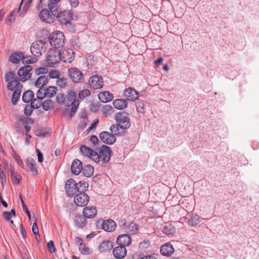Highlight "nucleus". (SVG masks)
Segmentation results:
<instances>
[{"label": "nucleus", "mask_w": 259, "mask_h": 259, "mask_svg": "<svg viewBox=\"0 0 259 259\" xmlns=\"http://www.w3.org/2000/svg\"><path fill=\"white\" fill-rule=\"evenodd\" d=\"M55 18H58L60 23L66 26L71 25V21L73 19V14L68 10L62 11L60 8H56Z\"/></svg>", "instance_id": "1"}, {"label": "nucleus", "mask_w": 259, "mask_h": 259, "mask_svg": "<svg viewBox=\"0 0 259 259\" xmlns=\"http://www.w3.org/2000/svg\"><path fill=\"white\" fill-rule=\"evenodd\" d=\"M49 39L51 46L59 48L64 45L65 36L62 32L57 31L50 34Z\"/></svg>", "instance_id": "2"}, {"label": "nucleus", "mask_w": 259, "mask_h": 259, "mask_svg": "<svg viewBox=\"0 0 259 259\" xmlns=\"http://www.w3.org/2000/svg\"><path fill=\"white\" fill-rule=\"evenodd\" d=\"M55 8L48 7V9H44L39 13V17L41 21L47 23H53L55 19Z\"/></svg>", "instance_id": "3"}, {"label": "nucleus", "mask_w": 259, "mask_h": 259, "mask_svg": "<svg viewBox=\"0 0 259 259\" xmlns=\"http://www.w3.org/2000/svg\"><path fill=\"white\" fill-rule=\"evenodd\" d=\"M111 149L109 146L105 145H102L100 147L99 153H98V159L94 161L96 163H99L100 160L103 163H108L111 158Z\"/></svg>", "instance_id": "4"}, {"label": "nucleus", "mask_w": 259, "mask_h": 259, "mask_svg": "<svg viewBox=\"0 0 259 259\" xmlns=\"http://www.w3.org/2000/svg\"><path fill=\"white\" fill-rule=\"evenodd\" d=\"M114 118L116 123L119 125L121 129L126 130L130 127L131 123L126 113L121 112L116 113L114 115Z\"/></svg>", "instance_id": "5"}, {"label": "nucleus", "mask_w": 259, "mask_h": 259, "mask_svg": "<svg viewBox=\"0 0 259 259\" xmlns=\"http://www.w3.org/2000/svg\"><path fill=\"white\" fill-rule=\"evenodd\" d=\"M47 44L42 40H36L30 47V51L34 56L38 57L46 51Z\"/></svg>", "instance_id": "6"}, {"label": "nucleus", "mask_w": 259, "mask_h": 259, "mask_svg": "<svg viewBox=\"0 0 259 259\" xmlns=\"http://www.w3.org/2000/svg\"><path fill=\"white\" fill-rule=\"evenodd\" d=\"M78 189V184L73 179H70L66 181L65 190L68 196H72L79 192Z\"/></svg>", "instance_id": "7"}, {"label": "nucleus", "mask_w": 259, "mask_h": 259, "mask_svg": "<svg viewBox=\"0 0 259 259\" xmlns=\"http://www.w3.org/2000/svg\"><path fill=\"white\" fill-rule=\"evenodd\" d=\"M59 52L54 49H50L48 52L47 60L51 67H55V65L60 61Z\"/></svg>", "instance_id": "8"}, {"label": "nucleus", "mask_w": 259, "mask_h": 259, "mask_svg": "<svg viewBox=\"0 0 259 259\" xmlns=\"http://www.w3.org/2000/svg\"><path fill=\"white\" fill-rule=\"evenodd\" d=\"M89 83L91 88L94 90L100 89L104 85L103 79L101 76L95 75L90 77Z\"/></svg>", "instance_id": "9"}, {"label": "nucleus", "mask_w": 259, "mask_h": 259, "mask_svg": "<svg viewBox=\"0 0 259 259\" xmlns=\"http://www.w3.org/2000/svg\"><path fill=\"white\" fill-rule=\"evenodd\" d=\"M89 201V196L84 192H79L74 198V203L78 206H86Z\"/></svg>", "instance_id": "10"}, {"label": "nucleus", "mask_w": 259, "mask_h": 259, "mask_svg": "<svg viewBox=\"0 0 259 259\" xmlns=\"http://www.w3.org/2000/svg\"><path fill=\"white\" fill-rule=\"evenodd\" d=\"M119 225L128 233L135 234L138 231V226L134 222L127 224L124 220H121L119 222Z\"/></svg>", "instance_id": "11"}, {"label": "nucleus", "mask_w": 259, "mask_h": 259, "mask_svg": "<svg viewBox=\"0 0 259 259\" xmlns=\"http://www.w3.org/2000/svg\"><path fill=\"white\" fill-rule=\"evenodd\" d=\"M32 68L30 65H26L21 67L18 72V74L20 77L19 79L22 81H25L28 79L31 76L30 71Z\"/></svg>", "instance_id": "12"}, {"label": "nucleus", "mask_w": 259, "mask_h": 259, "mask_svg": "<svg viewBox=\"0 0 259 259\" xmlns=\"http://www.w3.org/2000/svg\"><path fill=\"white\" fill-rule=\"evenodd\" d=\"M98 223L101 224V228L106 232H111L115 230L116 225L115 222L111 219L101 220Z\"/></svg>", "instance_id": "13"}, {"label": "nucleus", "mask_w": 259, "mask_h": 259, "mask_svg": "<svg viewBox=\"0 0 259 259\" xmlns=\"http://www.w3.org/2000/svg\"><path fill=\"white\" fill-rule=\"evenodd\" d=\"M73 53L72 50L61 49L59 52L60 61L65 63H71L74 58Z\"/></svg>", "instance_id": "14"}, {"label": "nucleus", "mask_w": 259, "mask_h": 259, "mask_svg": "<svg viewBox=\"0 0 259 259\" xmlns=\"http://www.w3.org/2000/svg\"><path fill=\"white\" fill-rule=\"evenodd\" d=\"M99 137L103 143L109 145L113 144L116 141L114 135L107 132H101Z\"/></svg>", "instance_id": "15"}, {"label": "nucleus", "mask_w": 259, "mask_h": 259, "mask_svg": "<svg viewBox=\"0 0 259 259\" xmlns=\"http://www.w3.org/2000/svg\"><path fill=\"white\" fill-rule=\"evenodd\" d=\"M185 220H187V224L191 226H196L200 222V217L197 214H193L189 212L185 217Z\"/></svg>", "instance_id": "16"}, {"label": "nucleus", "mask_w": 259, "mask_h": 259, "mask_svg": "<svg viewBox=\"0 0 259 259\" xmlns=\"http://www.w3.org/2000/svg\"><path fill=\"white\" fill-rule=\"evenodd\" d=\"M68 72L70 78L74 82H78L83 77V74L81 71L76 68L69 69Z\"/></svg>", "instance_id": "17"}, {"label": "nucleus", "mask_w": 259, "mask_h": 259, "mask_svg": "<svg viewBox=\"0 0 259 259\" xmlns=\"http://www.w3.org/2000/svg\"><path fill=\"white\" fill-rule=\"evenodd\" d=\"M80 149L82 154L91 158L93 160L98 159V153L93 149L84 145L81 146Z\"/></svg>", "instance_id": "18"}, {"label": "nucleus", "mask_w": 259, "mask_h": 259, "mask_svg": "<svg viewBox=\"0 0 259 259\" xmlns=\"http://www.w3.org/2000/svg\"><path fill=\"white\" fill-rule=\"evenodd\" d=\"M124 96L126 98L127 100L135 101L139 98V94L136 90L129 87L124 90Z\"/></svg>", "instance_id": "19"}, {"label": "nucleus", "mask_w": 259, "mask_h": 259, "mask_svg": "<svg viewBox=\"0 0 259 259\" xmlns=\"http://www.w3.org/2000/svg\"><path fill=\"white\" fill-rule=\"evenodd\" d=\"M82 213L85 218L93 219L96 216L97 210L94 206H86L83 208Z\"/></svg>", "instance_id": "20"}, {"label": "nucleus", "mask_w": 259, "mask_h": 259, "mask_svg": "<svg viewBox=\"0 0 259 259\" xmlns=\"http://www.w3.org/2000/svg\"><path fill=\"white\" fill-rule=\"evenodd\" d=\"M132 239L127 234L120 235L117 238V243L122 246H128L131 243Z\"/></svg>", "instance_id": "21"}, {"label": "nucleus", "mask_w": 259, "mask_h": 259, "mask_svg": "<svg viewBox=\"0 0 259 259\" xmlns=\"http://www.w3.org/2000/svg\"><path fill=\"white\" fill-rule=\"evenodd\" d=\"M82 166V163L79 160L77 159L74 160L71 167L72 172L75 175H79L81 171Z\"/></svg>", "instance_id": "22"}, {"label": "nucleus", "mask_w": 259, "mask_h": 259, "mask_svg": "<svg viewBox=\"0 0 259 259\" xmlns=\"http://www.w3.org/2000/svg\"><path fill=\"white\" fill-rule=\"evenodd\" d=\"M113 254L116 258H122L126 254V249L124 246L120 245L113 249Z\"/></svg>", "instance_id": "23"}, {"label": "nucleus", "mask_w": 259, "mask_h": 259, "mask_svg": "<svg viewBox=\"0 0 259 259\" xmlns=\"http://www.w3.org/2000/svg\"><path fill=\"white\" fill-rule=\"evenodd\" d=\"M76 94L75 92L72 90L69 91L67 92V95L65 99V105L67 106H70L72 104L78 103L76 102Z\"/></svg>", "instance_id": "24"}, {"label": "nucleus", "mask_w": 259, "mask_h": 259, "mask_svg": "<svg viewBox=\"0 0 259 259\" xmlns=\"http://www.w3.org/2000/svg\"><path fill=\"white\" fill-rule=\"evenodd\" d=\"M160 252L162 255L168 256L174 252V248L171 244L166 243L162 245Z\"/></svg>", "instance_id": "25"}, {"label": "nucleus", "mask_w": 259, "mask_h": 259, "mask_svg": "<svg viewBox=\"0 0 259 259\" xmlns=\"http://www.w3.org/2000/svg\"><path fill=\"white\" fill-rule=\"evenodd\" d=\"M98 97L101 102L106 103L111 101L113 99V96L112 94L108 91H106L99 93Z\"/></svg>", "instance_id": "26"}, {"label": "nucleus", "mask_w": 259, "mask_h": 259, "mask_svg": "<svg viewBox=\"0 0 259 259\" xmlns=\"http://www.w3.org/2000/svg\"><path fill=\"white\" fill-rule=\"evenodd\" d=\"M113 106L119 110L125 108L127 105V102L125 99H116L113 102Z\"/></svg>", "instance_id": "27"}, {"label": "nucleus", "mask_w": 259, "mask_h": 259, "mask_svg": "<svg viewBox=\"0 0 259 259\" xmlns=\"http://www.w3.org/2000/svg\"><path fill=\"white\" fill-rule=\"evenodd\" d=\"M26 162L31 172L34 175H36L38 173V170L35 161L32 158H28Z\"/></svg>", "instance_id": "28"}, {"label": "nucleus", "mask_w": 259, "mask_h": 259, "mask_svg": "<svg viewBox=\"0 0 259 259\" xmlns=\"http://www.w3.org/2000/svg\"><path fill=\"white\" fill-rule=\"evenodd\" d=\"M113 247L112 242L110 240L103 241L99 245V250L104 252L110 250Z\"/></svg>", "instance_id": "29"}, {"label": "nucleus", "mask_w": 259, "mask_h": 259, "mask_svg": "<svg viewBox=\"0 0 259 259\" xmlns=\"http://www.w3.org/2000/svg\"><path fill=\"white\" fill-rule=\"evenodd\" d=\"M94 168L90 164L84 165L82 166L81 171L86 177H90L94 174Z\"/></svg>", "instance_id": "30"}, {"label": "nucleus", "mask_w": 259, "mask_h": 259, "mask_svg": "<svg viewBox=\"0 0 259 259\" xmlns=\"http://www.w3.org/2000/svg\"><path fill=\"white\" fill-rule=\"evenodd\" d=\"M10 173L13 183L16 185H18L22 179L21 175L15 172L14 168L12 167L10 168Z\"/></svg>", "instance_id": "31"}, {"label": "nucleus", "mask_w": 259, "mask_h": 259, "mask_svg": "<svg viewBox=\"0 0 259 259\" xmlns=\"http://www.w3.org/2000/svg\"><path fill=\"white\" fill-rule=\"evenodd\" d=\"M48 82V78L47 76L42 75L39 76L35 82V86L39 89L42 88V87L46 84Z\"/></svg>", "instance_id": "32"}, {"label": "nucleus", "mask_w": 259, "mask_h": 259, "mask_svg": "<svg viewBox=\"0 0 259 259\" xmlns=\"http://www.w3.org/2000/svg\"><path fill=\"white\" fill-rule=\"evenodd\" d=\"M74 222L77 226L82 228L86 225L87 222L85 218L81 215H76L74 218Z\"/></svg>", "instance_id": "33"}, {"label": "nucleus", "mask_w": 259, "mask_h": 259, "mask_svg": "<svg viewBox=\"0 0 259 259\" xmlns=\"http://www.w3.org/2000/svg\"><path fill=\"white\" fill-rule=\"evenodd\" d=\"M34 96V94L32 91H26L23 94L22 100L24 102L29 103L32 100Z\"/></svg>", "instance_id": "34"}, {"label": "nucleus", "mask_w": 259, "mask_h": 259, "mask_svg": "<svg viewBox=\"0 0 259 259\" xmlns=\"http://www.w3.org/2000/svg\"><path fill=\"white\" fill-rule=\"evenodd\" d=\"M23 54L21 53H14L12 54L10 58V61L13 63H17L21 61Z\"/></svg>", "instance_id": "35"}, {"label": "nucleus", "mask_w": 259, "mask_h": 259, "mask_svg": "<svg viewBox=\"0 0 259 259\" xmlns=\"http://www.w3.org/2000/svg\"><path fill=\"white\" fill-rule=\"evenodd\" d=\"M46 93V97L48 98H51L56 95L57 89L55 87H49L47 89H45Z\"/></svg>", "instance_id": "36"}, {"label": "nucleus", "mask_w": 259, "mask_h": 259, "mask_svg": "<svg viewBox=\"0 0 259 259\" xmlns=\"http://www.w3.org/2000/svg\"><path fill=\"white\" fill-rule=\"evenodd\" d=\"M19 79H14L8 82L7 88L8 90L13 91L15 90L16 88L19 86Z\"/></svg>", "instance_id": "37"}, {"label": "nucleus", "mask_w": 259, "mask_h": 259, "mask_svg": "<svg viewBox=\"0 0 259 259\" xmlns=\"http://www.w3.org/2000/svg\"><path fill=\"white\" fill-rule=\"evenodd\" d=\"M163 232L167 235H172L175 232V228L170 224H166L163 229Z\"/></svg>", "instance_id": "38"}, {"label": "nucleus", "mask_w": 259, "mask_h": 259, "mask_svg": "<svg viewBox=\"0 0 259 259\" xmlns=\"http://www.w3.org/2000/svg\"><path fill=\"white\" fill-rule=\"evenodd\" d=\"M54 105L53 101L51 99H46L44 103H42L43 109L47 111L53 107Z\"/></svg>", "instance_id": "39"}, {"label": "nucleus", "mask_w": 259, "mask_h": 259, "mask_svg": "<svg viewBox=\"0 0 259 259\" xmlns=\"http://www.w3.org/2000/svg\"><path fill=\"white\" fill-rule=\"evenodd\" d=\"M79 192H84L87 191L88 188V184L84 181H80L78 183Z\"/></svg>", "instance_id": "40"}, {"label": "nucleus", "mask_w": 259, "mask_h": 259, "mask_svg": "<svg viewBox=\"0 0 259 259\" xmlns=\"http://www.w3.org/2000/svg\"><path fill=\"white\" fill-rule=\"evenodd\" d=\"M79 249L81 253L84 254H89L91 253L89 248L82 243L79 244Z\"/></svg>", "instance_id": "41"}, {"label": "nucleus", "mask_w": 259, "mask_h": 259, "mask_svg": "<svg viewBox=\"0 0 259 259\" xmlns=\"http://www.w3.org/2000/svg\"><path fill=\"white\" fill-rule=\"evenodd\" d=\"M17 79L18 78L15 76V74L12 72H9L5 75V79L7 82Z\"/></svg>", "instance_id": "42"}, {"label": "nucleus", "mask_w": 259, "mask_h": 259, "mask_svg": "<svg viewBox=\"0 0 259 259\" xmlns=\"http://www.w3.org/2000/svg\"><path fill=\"white\" fill-rule=\"evenodd\" d=\"M119 129L121 128L117 123L116 124H112L110 127V131L112 134L116 135L120 134V132H119Z\"/></svg>", "instance_id": "43"}, {"label": "nucleus", "mask_w": 259, "mask_h": 259, "mask_svg": "<svg viewBox=\"0 0 259 259\" xmlns=\"http://www.w3.org/2000/svg\"><path fill=\"white\" fill-rule=\"evenodd\" d=\"M30 105L33 107V109H37L42 105V103L39 99H32Z\"/></svg>", "instance_id": "44"}, {"label": "nucleus", "mask_w": 259, "mask_h": 259, "mask_svg": "<svg viewBox=\"0 0 259 259\" xmlns=\"http://www.w3.org/2000/svg\"><path fill=\"white\" fill-rule=\"evenodd\" d=\"M36 97L38 99L41 100L46 97L45 89H39L36 93Z\"/></svg>", "instance_id": "45"}, {"label": "nucleus", "mask_w": 259, "mask_h": 259, "mask_svg": "<svg viewBox=\"0 0 259 259\" xmlns=\"http://www.w3.org/2000/svg\"><path fill=\"white\" fill-rule=\"evenodd\" d=\"M91 94V92L89 90L85 89L80 91L78 93V97L81 99H83L87 97H88Z\"/></svg>", "instance_id": "46"}, {"label": "nucleus", "mask_w": 259, "mask_h": 259, "mask_svg": "<svg viewBox=\"0 0 259 259\" xmlns=\"http://www.w3.org/2000/svg\"><path fill=\"white\" fill-rule=\"evenodd\" d=\"M49 76L51 78L58 79L60 76V73L57 70H51L49 72Z\"/></svg>", "instance_id": "47"}, {"label": "nucleus", "mask_w": 259, "mask_h": 259, "mask_svg": "<svg viewBox=\"0 0 259 259\" xmlns=\"http://www.w3.org/2000/svg\"><path fill=\"white\" fill-rule=\"evenodd\" d=\"M49 72V69L47 67H40L35 70V73L37 75L46 74Z\"/></svg>", "instance_id": "48"}, {"label": "nucleus", "mask_w": 259, "mask_h": 259, "mask_svg": "<svg viewBox=\"0 0 259 259\" xmlns=\"http://www.w3.org/2000/svg\"><path fill=\"white\" fill-rule=\"evenodd\" d=\"M66 79L62 77H59L56 81V84H57V85L61 88H64L66 86Z\"/></svg>", "instance_id": "49"}, {"label": "nucleus", "mask_w": 259, "mask_h": 259, "mask_svg": "<svg viewBox=\"0 0 259 259\" xmlns=\"http://www.w3.org/2000/svg\"><path fill=\"white\" fill-rule=\"evenodd\" d=\"M20 96L19 93H17V91L14 92L12 98V102L14 105H16L17 104Z\"/></svg>", "instance_id": "50"}, {"label": "nucleus", "mask_w": 259, "mask_h": 259, "mask_svg": "<svg viewBox=\"0 0 259 259\" xmlns=\"http://www.w3.org/2000/svg\"><path fill=\"white\" fill-rule=\"evenodd\" d=\"M65 96L63 94H58L56 98V101L59 103H63L65 105Z\"/></svg>", "instance_id": "51"}, {"label": "nucleus", "mask_w": 259, "mask_h": 259, "mask_svg": "<svg viewBox=\"0 0 259 259\" xmlns=\"http://www.w3.org/2000/svg\"><path fill=\"white\" fill-rule=\"evenodd\" d=\"M32 109H33V107L31 105H26L24 109L25 115L27 116H30L33 111Z\"/></svg>", "instance_id": "52"}, {"label": "nucleus", "mask_w": 259, "mask_h": 259, "mask_svg": "<svg viewBox=\"0 0 259 259\" xmlns=\"http://www.w3.org/2000/svg\"><path fill=\"white\" fill-rule=\"evenodd\" d=\"M47 247L50 252L53 253L56 251V248L53 241H50L47 244Z\"/></svg>", "instance_id": "53"}, {"label": "nucleus", "mask_w": 259, "mask_h": 259, "mask_svg": "<svg viewBox=\"0 0 259 259\" xmlns=\"http://www.w3.org/2000/svg\"><path fill=\"white\" fill-rule=\"evenodd\" d=\"M61 0H49L48 3V7H51V9H53V8H57L56 5Z\"/></svg>", "instance_id": "54"}, {"label": "nucleus", "mask_w": 259, "mask_h": 259, "mask_svg": "<svg viewBox=\"0 0 259 259\" xmlns=\"http://www.w3.org/2000/svg\"><path fill=\"white\" fill-rule=\"evenodd\" d=\"M32 231L34 235H38V228L37 225L36 220H35V222L33 223L32 227Z\"/></svg>", "instance_id": "55"}, {"label": "nucleus", "mask_w": 259, "mask_h": 259, "mask_svg": "<svg viewBox=\"0 0 259 259\" xmlns=\"http://www.w3.org/2000/svg\"><path fill=\"white\" fill-rule=\"evenodd\" d=\"M78 105H79L78 103L72 104L71 105L72 107H71V111L69 114L70 116H72L74 114V113L76 112V111L77 110V109L78 107Z\"/></svg>", "instance_id": "56"}, {"label": "nucleus", "mask_w": 259, "mask_h": 259, "mask_svg": "<svg viewBox=\"0 0 259 259\" xmlns=\"http://www.w3.org/2000/svg\"><path fill=\"white\" fill-rule=\"evenodd\" d=\"M3 217L5 220L8 221L11 219L12 215L9 211H4L3 213Z\"/></svg>", "instance_id": "57"}, {"label": "nucleus", "mask_w": 259, "mask_h": 259, "mask_svg": "<svg viewBox=\"0 0 259 259\" xmlns=\"http://www.w3.org/2000/svg\"><path fill=\"white\" fill-rule=\"evenodd\" d=\"M37 155L38 157V161L39 162H42L44 160V157L42 153L40 151L39 149L36 150Z\"/></svg>", "instance_id": "58"}, {"label": "nucleus", "mask_w": 259, "mask_h": 259, "mask_svg": "<svg viewBox=\"0 0 259 259\" xmlns=\"http://www.w3.org/2000/svg\"><path fill=\"white\" fill-rule=\"evenodd\" d=\"M0 178L2 181V183L6 182V176L4 171L2 170V168H0Z\"/></svg>", "instance_id": "59"}, {"label": "nucleus", "mask_w": 259, "mask_h": 259, "mask_svg": "<svg viewBox=\"0 0 259 259\" xmlns=\"http://www.w3.org/2000/svg\"><path fill=\"white\" fill-rule=\"evenodd\" d=\"M21 61L23 64H31L34 62L33 61L30 60L28 57L23 56H22Z\"/></svg>", "instance_id": "60"}, {"label": "nucleus", "mask_w": 259, "mask_h": 259, "mask_svg": "<svg viewBox=\"0 0 259 259\" xmlns=\"http://www.w3.org/2000/svg\"><path fill=\"white\" fill-rule=\"evenodd\" d=\"M112 110V107L110 105H105L103 107V111L104 113L109 112Z\"/></svg>", "instance_id": "61"}, {"label": "nucleus", "mask_w": 259, "mask_h": 259, "mask_svg": "<svg viewBox=\"0 0 259 259\" xmlns=\"http://www.w3.org/2000/svg\"><path fill=\"white\" fill-rule=\"evenodd\" d=\"M90 141L94 144L96 145L99 140L98 138L96 136H92L90 138Z\"/></svg>", "instance_id": "62"}, {"label": "nucleus", "mask_w": 259, "mask_h": 259, "mask_svg": "<svg viewBox=\"0 0 259 259\" xmlns=\"http://www.w3.org/2000/svg\"><path fill=\"white\" fill-rule=\"evenodd\" d=\"M150 245V243L148 241H144L140 244V248H147Z\"/></svg>", "instance_id": "63"}, {"label": "nucleus", "mask_w": 259, "mask_h": 259, "mask_svg": "<svg viewBox=\"0 0 259 259\" xmlns=\"http://www.w3.org/2000/svg\"><path fill=\"white\" fill-rule=\"evenodd\" d=\"M70 4L72 7L76 8L79 4L78 0H69Z\"/></svg>", "instance_id": "64"}]
</instances>
